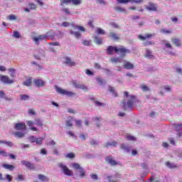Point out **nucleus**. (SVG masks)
<instances>
[{
  "label": "nucleus",
  "mask_w": 182,
  "mask_h": 182,
  "mask_svg": "<svg viewBox=\"0 0 182 182\" xmlns=\"http://www.w3.org/2000/svg\"><path fill=\"white\" fill-rule=\"evenodd\" d=\"M72 2V0H60V6L68 5V4Z\"/></svg>",
  "instance_id": "nucleus-41"
},
{
  "label": "nucleus",
  "mask_w": 182,
  "mask_h": 182,
  "mask_svg": "<svg viewBox=\"0 0 182 182\" xmlns=\"http://www.w3.org/2000/svg\"><path fill=\"white\" fill-rule=\"evenodd\" d=\"M144 46H150L154 45V43L151 41H145L143 43Z\"/></svg>",
  "instance_id": "nucleus-50"
},
{
  "label": "nucleus",
  "mask_w": 182,
  "mask_h": 182,
  "mask_svg": "<svg viewBox=\"0 0 182 182\" xmlns=\"http://www.w3.org/2000/svg\"><path fill=\"white\" fill-rule=\"evenodd\" d=\"M43 141V138L39 137L36 139V143L37 146H41L42 145Z\"/></svg>",
  "instance_id": "nucleus-39"
},
{
  "label": "nucleus",
  "mask_w": 182,
  "mask_h": 182,
  "mask_svg": "<svg viewBox=\"0 0 182 182\" xmlns=\"http://www.w3.org/2000/svg\"><path fill=\"white\" fill-rule=\"evenodd\" d=\"M71 28L74 30V31H80L81 32H86V29H85V27L80 26H77V25H75V23H71Z\"/></svg>",
  "instance_id": "nucleus-12"
},
{
  "label": "nucleus",
  "mask_w": 182,
  "mask_h": 182,
  "mask_svg": "<svg viewBox=\"0 0 182 182\" xmlns=\"http://www.w3.org/2000/svg\"><path fill=\"white\" fill-rule=\"evenodd\" d=\"M14 129L16 130H26V124L23 122H18L15 124Z\"/></svg>",
  "instance_id": "nucleus-10"
},
{
  "label": "nucleus",
  "mask_w": 182,
  "mask_h": 182,
  "mask_svg": "<svg viewBox=\"0 0 182 182\" xmlns=\"http://www.w3.org/2000/svg\"><path fill=\"white\" fill-rule=\"evenodd\" d=\"M46 38H48V36L46 35H40L38 37H35L33 41L37 45H39V41H43V39H46Z\"/></svg>",
  "instance_id": "nucleus-17"
},
{
  "label": "nucleus",
  "mask_w": 182,
  "mask_h": 182,
  "mask_svg": "<svg viewBox=\"0 0 182 182\" xmlns=\"http://www.w3.org/2000/svg\"><path fill=\"white\" fill-rule=\"evenodd\" d=\"M72 167H73L75 170H78L79 173H80V177L81 178H83V177L86 176V173H85V170L83 169V168L80 167V165H79V164L74 163L72 164Z\"/></svg>",
  "instance_id": "nucleus-6"
},
{
  "label": "nucleus",
  "mask_w": 182,
  "mask_h": 182,
  "mask_svg": "<svg viewBox=\"0 0 182 182\" xmlns=\"http://www.w3.org/2000/svg\"><path fill=\"white\" fill-rule=\"evenodd\" d=\"M97 82L101 85V86H105L106 85V80L102 77H97Z\"/></svg>",
  "instance_id": "nucleus-31"
},
{
  "label": "nucleus",
  "mask_w": 182,
  "mask_h": 182,
  "mask_svg": "<svg viewBox=\"0 0 182 182\" xmlns=\"http://www.w3.org/2000/svg\"><path fill=\"white\" fill-rule=\"evenodd\" d=\"M38 179H40L41 181H43V182H48L49 181V178H48L47 176L42 175V174H39L38 175Z\"/></svg>",
  "instance_id": "nucleus-25"
},
{
  "label": "nucleus",
  "mask_w": 182,
  "mask_h": 182,
  "mask_svg": "<svg viewBox=\"0 0 182 182\" xmlns=\"http://www.w3.org/2000/svg\"><path fill=\"white\" fill-rule=\"evenodd\" d=\"M13 36L14 38H21V33H19V32H18V31H14Z\"/></svg>",
  "instance_id": "nucleus-59"
},
{
  "label": "nucleus",
  "mask_w": 182,
  "mask_h": 182,
  "mask_svg": "<svg viewBox=\"0 0 182 182\" xmlns=\"http://www.w3.org/2000/svg\"><path fill=\"white\" fill-rule=\"evenodd\" d=\"M95 32L98 35H105L106 34V31H105V30H103L100 28H97Z\"/></svg>",
  "instance_id": "nucleus-35"
},
{
  "label": "nucleus",
  "mask_w": 182,
  "mask_h": 182,
  "mask_svg": "<svg viewBox=\"0 0 182 182\" xmlns=\"http://www.w3.org/2000/svg\"><path fill=\"white\" fill-rule=\"evenodd\" d=\"M109 61L112 63H122V59L120 58H112Z\"/></svg>",
  "instance_id": "nucleus-30"
},
{
  "label": "nucleus",
  "mask_w": 182,
  "mask_h": 182,
  "mask_svg": "<svg viewBox=\"0 0 182 182\" xmlns=\"http://www.w3.org/2000/svg\"><path fill=\"white\" fill-rule=\"evenodd\" d=\"M8 19H9V21H16V19H18V18L16 17V15L11 14L8 16Z\"/></svg>",
  "instance_id": "nucleus-47"
},
{
  "label": "nucleus",
  "mask_w": 182,
  "mask_h": 182,
  "mask_svg": "<svg viewBox=\"0 0 182 182\" xmlns=\"http://www.w3.org/2000/svg\"><path fill=\"white\" fill-rule=\"evenodd\" d=\"M110 146L112 147H116V146H117V142L116 141L105 142L103 145V147L108 149V147H110Z\"/></svg>",
  "instance_id": "nucleus-13"
},
{
  "label": "nucleus",
  "mask_w": 182,
  "mask_h": 182,
  "mask_svg": "<svg viewBox=\"0 0 182 182\" xmlns=\"http://www.w3.org/2000/svg\"><path fill=\"white\" fill-rule=\"evenodd\" d=\"M29 9H36V4H28Z\"/></svg>",
  "instance_id": "nucleus-63"
},
{
  "label": "nucleus",
  "mask_w": 182,
  "mask_h": 182,
  "mask_svg": "<svg viewBox=\"0 0 182 182\" xmlns=\"http://www.w3.org/2000/svg\"><path fill=\"white\" fill-rule=\"evenodd\" d=\"M106 163H108V164H110V166H116L117 164V162L112 158V156H108L105 159Z\"/></svg>",
  "instance_id": "nucleus-14"
},
{
  "label": "nucleus",
  "mask_w": 182,
  "mask_h": 182,
  "mask_svg": "<svg viewBox=\"0 0 182 182\" xmlns=\"http://www.w3.org/2000/svg\"><path fill=\"white\" fill-rule=\"evenodd\" d=\"M155 36L154 33H152V34L146 33L144 35V36L139 35V39H140V41H146V39H150V38H152V36Z\"/></svg>",
  "instance_id": "nucleus-18"
},
{
  "label": "nucleus",
  "mask_w": 182,
  "mask_h": 182,
  "mask_svg": "<svg viewBox=\"0 0 182 182\" xmlns=\"http://www.w3.org/2000/svg\"><path fill=\"white\" fill-rule=\"evenodd\" d=\"M0 80H1L3 83H6L7 85L14 83V80H9V77H8V75H0Z\"/></svg>",
  "instance_id": "nucleus-8"
},
{
  "label": "nucleus",
  "mask_w": 182,
  "mask_h": 182,
  "mask_svg": "<svg viewBox=\"0 0 182 182\" xmlns=\"http://www.w3.org/2000/svg\"><path fill=\"white\" fill-rule=\"evenodd\" d=\"M163 43H164L166 48H167L168 49H173V47L171 46V44H170L168 41H164Z\"/></svg>",
  "instance_id": "nucleus-42"
},
{
  "label": "nucleus",
  "mask_w": 182,
  "mask_h": 182,
  "mask_svg": "<svg viewBox=\"0 0 182 182\" xmlns=\"http://www.w3.org/2000/svg\"><path fill=\"white\" fill-rule=\"evenodd\" d=\"M144 0H130L131 4H141Z\"/></svg>",
  "instance_id": "nucleus-53"
},
{
  "label": "nucleus",
  "mask_w": 182,
  "mask_h": 182,
  "mask_svg": "<svg viewBox=\"0 0 182 182\" xmlns=\"http://www.w3.org/2000/svg\"><path fill=\"white\" fill-rule=\"evenodd\" d=\"M114 11H117V12H122V14H127V11L124 9L123 7L117 6L114 8Z\"/></svg>",
  "instance_id": "nucleus-24"
},
{
  "label": "nucleus",
  "mask_w": 182,
  "mask_h": 182,
  "mask_svg": "<svg viewBox=\"0 0 182 182\" xmlns=\"http://www.w3.org/2000/svg\"><path fill=\"white\" fill-rule=\"evenodd\" d=\"M20 99L21 100H29V96L26 95H21Z\"/></svg>",
  "instance_id": "nucleus-45"
},
{
  "label": "nucleus",
  "mask_w": 182,
  "mask_h": 182,
  "mask_svg": "<svg viewBox=\"0 0 182 182\" xmlns=\"http://www.w3.org/2000/svg\"><path fill=\"white\" fill-rule=\"evenodd\" d=\"M58 166L60 167V168H61L63 173H64L65 176H73V172L72 171V170L69 169L65 164H60Z\"/></svg>",
  "instance_id": "nucleus-3"
},
{
  "label": "nucleus",
  "mask_w": 182,
  "mask_h": 182,
  "mask_svg": "<svg viewBox=\"0 0 182 182\" xmlns=\"http://www.w3.org/2000/svg\"><path fill=\"white\" fill-rule=\"evenodd\" d=\"M120 149L124 150L125 153H130V151H132V147L124 144H121Z\"/></svg>",
  "instance_id": "nucleus-21"
},
{
  "label": "nucleus",
  "mask_w": 182,
  "mask_h": 182,
  "mask_svg": "<svg viewBox=\"0 0 182 182\" xmlns=\"http://www.w3.org/2000/svg\"><path fill=\"white\" fill-rule=\"evenodd\" d=\"M154 57V56L151 54V51L149 49H146V50L145 58H146L147 59H151Z\"/></svg>",
  "instance_id": "nucleus-29"
},
{
  "label": "nucleus",
  "mask_w": 182,
  "mask_h": 182,
  "mask_svg": "<svg viewBox=\"0 0 182 182\" xmlns=\"http://www.w3.org/2000/svg\"><path fill=\"white\" fill-rule=\"evenodd\" d=\"M4 168H6V170H9L10 171H14V169L15 168V166L13 165L9 164H3Z\"/></svg>",
  "instance_id": "nucleus-26"
},
{
  "label": "nucleus",
  "mask_w": 182,
  "mask_h": 182,
  "mask_svg": "<svg viewBox=\"0 0 182 182\" xmlns=\"http://www.w3.org/2000/svg\"><path fill=\"white\" fill-rule=\"evenodd\" d=\"M91 146H97L99 144V143L95 140V139H92L90 141Z\"/></svg>",
  "instance_id": "nucleus-60"
},
{
  "label": "nucleus",
  "mask_w": 182,
  "mask_h": 182,
  "mask_svg": "<svg viewBox=\"0 0 182 182\" xmlns=\"http://www.w3.org/2000/svg\"><path fill=\"white\" fill-rule=\"evenodd\" d=\"M21 164L25 166L28 170H35V165L28 161H21Z\"/></svg>",
  "instance_id": "nucleus-9"
},
{
  "label": "nucleus",
  "mask_w": 182,
  "mask_h": 182,
  "mask_svg": "<svg viewBox=\"0 0 182 182\" xmlns=\"http://www.w3.org/2000/svg\"><path fill=\"white\" fill-rule=\"evenodd\" d=\"M124 68L127 70H130L131 69H134V65L132 64V63L128 61L124 62Z\"/></svg>",
  "instance_id": "nucleus-15"
},
{
  "label": "nucleus",
  "mask_w": 182,
  "mask_h": 182,
  "mask_svg": "<svg viewBox=\"0 0 182 182\" xmlns=\"http://www.w3.org/2000/svg\"><path fill=\"white\" fill-rule=\"evenodd\" d=\"M27 126L31 127V126H33L35 124V121L29 120L26 122Z\"/></svg>",
  "instance_id": "nucleus-61"
},
{
  "label": "nucleus",
  "mask_w": 182,
  "mask_h": 182,
  "mask_svg": "<svg viewBox=\"0 0 182 182\" xmlns=\"http://www.w3.org/2000/svg\"><path fill=\"white\" fill-rule=\"evenodd\" d=\"M71 2L73 5H80L82 1L80 0H71Z\"/></svg>",
  "instance_id": "nucleus-55"
},
{
  "label": "nucleus",
  "mask_w": 182,
  "mask_h": 182,
  "mask_svg": "<svg viewBox=\"0 0 182 182\" xmlns=\"http://www.w3.org/2000/svg\"><path fill=\"white\" fill-rule=\"evenodd\" d=\"M94 42L97 45H102V43H103V40L102 39V38L95 36V37H94Z\"/></svg>",
  "instance_id": "nucleus-28"
},
{
  "label": "nucleus",
  "mask_w": 182,
  "mask_h": 182,
  "mask_svg": "<svg viewBox=\"0 0 182 182\" xmlns=\"http://www.w3.org/2000/svg\"><path fill=\"white\" fill-rule=\"evenodd\" d=\"M61 26H63L64 28H68V26H72V23L68 22V21H65L63 23H62Z\"/></svg>",
  "instance_id": "nucleus-48"
},
{
  "label": "nucleus",
  "mask_w": 182,
  "mask_h": 182,
  "mask_svg": "<svg viewBox=\"0 0 182 182\" xmlns=\"http://www.w3.org/2000/svg\"><path fill=\"white\" fill-rule=\"evenodd\" d=\"M164 89L165 92H166L168 93H170L172 92V88H171V86H170V85H165L164 87Z\"/></svg>",
  "instance_id": "nucleus-37"
},
{
  "label": "nucleus",
  "mask_w": 182,
  "mask_h": 182,
  "mask_svg": "<svg viewBox=\"0 0 182 182\" xmlns=\"http://www.w3.org/2000/svg\"><path fill=\"white\" fill-rule=\"evenodd\" d=\"M141 89L142 92L150 91V88H149V87H147L146 85H141Z\"/></svg>",
  "instance_id": "nucleus-40"
},
{
  "label": "nucleus",
  "mask_w": 182,
  "mask_h": 182,
  "mask_svg": "<svg viewBox=\"0 0 182 182\" xmlns=\"http://www.w3.org/2000/svg\"><path fill=\"white\" fill-rule=\"evenodd\" d=\"M75 124H77V126H78V127H82V120L80 119L76 120Z\"/></svg>",
  "instance_id": "nucleus-64"
},
{
  "label": "nucleus",
  "mask_w": 182,
  "mask_h": 182,
  "mask_svg": "<svg viewBox=\"0 0 182 182\" xmlns=\"http://www.w3.org/2000/svg\"><path fill=\"white\" fill-rule=\"evenodd\" d=\"M118 4H129V2H130V0H117Z\"/></svg>",
  "instance_id": "nucleus-57"
},
{
  "label": "nucleus",
  "mask_w": 182,
  "mask_h": 182,
  "mask_svg": "<svg viewBox=\"0 0 182 182\" xmlns=\"http://www.w3.org/2000/svg\"><path fill=\"white\" fill-rule=\"evenodd\" d=\"M161 33H165L166 35L168 33H171V31L166 30L164 28L161 29Z\"/></svg>",
  "instance_id": "nucleus-58"
},
{
  "label": "nucleus",
  "mask_w": 182,
  "mask_h": 182,
  "mask_svg": "<svg viewBox=\"0 0 182 182\" xmlns=\"http://www.w3.org/2000/svg\"><path fill=\"white\" fill-rule=\"evenodd\" d=\"M16 181H23L25 178H23V175H18V177L16 178Z\"/></svg>",
  "instance_id": "nucleus-54"
},
{
  "label": "nucleus",
  "mask_w": 182,
  "mask_h": 182,
  "mask_svg": "<svg viewBox=\"0 0 182 182\" xmlns=\"http://www.w3.org/2000/svg\"><path fill=\"white\" fill-rule=\"evenodd\" d=\"M158 6L153 2H149L147 6H145V9L149 12H156Z\"/></svg>",
  "instance_id": "nucleus-7"
},
{
  "label": "nucleus",
  "mask_w": 182,
  "mask_h": 182,
  "mask_svg": "<svg viewBox=\"0 0 182 182\" xmlns=\"http://www.w3.org/2000/svg\"><path fill=\"white\" fill-rule=\"evenodd\" d=\"M127 140H130L131 141H136V137L131 136V135H127Z\"/></svg>",
  "instance_id": "nucleus-52"
},
{
  "label": "nucleus",
  "mask_w": 182,
  "mask_h": 182,
  "mask_svg": "<svg viewBox=\"0 0 182 182\" xmlns=\"http://www.w3.org/2000/svg\"><path fill=\"white\" fill-rule=\"evenodd\" d=\"M115 53H118V55H120L122 58H124V56H126V53H130V50L123 47H117V48H115Z\"/></svg>",
  "instance_id": "nucleus-4"
},
{
  "label": "nucleus",
  "mask_w": 182,
  "mask_h": 182,
  "mask_svg": "<svg viewBox=\"0 0 182 182\" xmlns=\"http://www.w3.org/2000/svg\"><path fill=\"white\" fill-rule=\"evenodd\" d=\"M14 136H16V137H18V139H22V137L25 136V133L21 132H16L14 133Z\"/></svg>",
  "instance_id": "nucleus-32"
},
{
  "label": "nucleus",
  "mask_w": 182,
  "mask_h": 182,
  "mask_svg": "<svg viewBox=\"0 0 182 182\" xmlns=\"http://www.w3.org/2000/svg\"><path fill=\"white\" fill-rule=\"evenodd\" d=\"M20 146L23 149H29V147H31L30 144H20Z\"/></svg>",
  "instance_id": "nucleus-56"
},
{
  "label": "nucleus",
  "mask_w": 182,
  "mask_h": 182,
  "mask_svg": "<svg viewBox=\"0 0 182 182\" xmlns=\"http://www.w3.org/2000/svg\"><path fill=\"white\" fill-rule=\"evenodd\" d=\"M70 35L75 36V38H76V39H80L82 36V34L79 31H74L73 28H70Z\"/></svg>",
  "instance_id": "nucleus-16"
},
{
  "label": "nucleus",
  "mask_w": 182,
  "mask_h": 182,
  "mask_svg": "<svg viewBox=\"0 0 182 182\" xmlns=\"http://www.w3.org/2000/svg\"><path fill=\"white\" fill-rule=\"evenodd\" d=\"M135 102L136 96L133 95H129L127 102H126L125 100L122 101L124 109L127 110L128 109H132V107L134 106Z\"/></svg>",
  "instance_id": "nucleus-1"
},
{
  "label": "nucleus",
  "mask_w": 182,
  "mask_h": 182,
  "mask_svg": "<svg viewBox=\"0 0 182 182\" xmlns=\"http://www.w3.org/2000/svg\"><path fill=\"white\" fill-rule=\"evenodd\" d=\"M116 49H117V47H113L112 46H109L107 49V55H113V52H116Z\"/></svg>",
  "instance_id": "nucleus-22"
},
{
  "label": "nucleus",
  "mask_w": 182,
  "mask_h": 182,
  "mask_svg": "<svg viewBox=\"0 0 182 182\" xmlns=\"http://www.w3.org/2000/svg\"><path fill=\"white\" fill-rule=\"evenodd\" d=\"M173 127H175L176 130L180 131L182 129V124H173Z\"/></svg>",
  "instance_id": "nucleus-46"
},
{
  "label": "nucleus",
  "mask_w": 182,
  "mask_h": 182,
  "mask_svg": "<svg viewBox=\"0 0 182 182\" xmlns=\"http://www.w3.org/2000/svg\"><path fill=\"white\" fill-rule=\"evenodd\" d=\"M9 71L10 72V75L11 76V77H16V72H15V69L9 68Z\"/></svg>",
  "instance_id": "nucleus-36"
},
{
  "label": "nucleus",
  "mask_w": 182,
  "mask_h": 182,
  "mask_svg": "<svg viewBox=\"0 0 182 182\" xmlns=\"http://www.w3.org/2000/svg\"><path fill=\"white\" fill-rule=\"evenodd\" d=\"M71 83H72L73 86L74 87H75V89H81V90H85V92H87V90H88V88L86 87V85H85L80 82L73 80L71 82Z\"/></svg>",
  "instance_id": "nucleus-5"
},
{
  "label": "nucleus",
  "mask_w": 182,
  "mask_h": 182,
  "mask_svg": "<svg viewBox=\"0 0 182 182\" xmlns=\"http://www.w3.org/2000/svg\"><path fill=\"white\" fill-rule=\"evenodd\" d=\"M108 90L112 93L113 96H114V97H117V93H116V91H114V87H112V86H109L108 87Z\"/></svg>",
  "instance_id": "nucleus-34"
},
{
  "label": "nucleus",
  "mask_w": 182,
  "mask_h": 182,
  "mask_svg": "<svg viewBox=\"0 0 182 182\" xmlns=\"http://www.w3.org/2000/svg\"><path fill=\"white\" fill-rule=\"evenodd\" d=\"M166 167H168L169 168H176V167H177V166H176L175 164H171L168 161H167L166 163Z\"/></svg>",
  "instance_id": "nucleus-38"
},
{
  "label": "nucleus",
  "mask_w": 182,
  "mask_h": 182,
  "mask_svg": "<svg viewBox=\"0 0 182 182\" xmlns=\"http://www.w3.org/2000/svg\"><path fill=\"white\" fill-rule=\"evenodd\" d=\"M65 157H67L68 159H75V154L73 153H70L68 154Z\"/></svg>",
  "instance_id": "nucleus-62"
},
{
  "label": "nucleus",
  "mask_w": 182,
  "mask_h": 182,
  "mask_svg": "<svg viewBox=\"0 0 182 182\" xmlns=\"http://www.w3.org/2000/svg\"><path fill=\"white\" fill-rule=\"evenodd\" d=\"M0 144H6V146H8L9 147H12V146H14V143L12 141L3 140H0Z\"/></svg>",
  "instance_id": "nucleus-27"
},
{
  "label": "nucleus",
  "mask_w": 182,
  "mask_h": 182,
  "mask_svg": "<svg viewBox=\"0 0 182 182\" xmlns=\"http://www.w3.org/2000/svg\"><path fill=\"white\" fill-rule=\"evenodd\" d=\"M109 36L113 39L114 41H119V36H117V34H116L114 32L109 33Z\"/></svg>",
  "instance_id": "nucleus-33"
},
{
  "label": "nucleus",
  "mask_w": 182,
  "mask_h": 182,
  "mask_svg": "<svg viewBox=\"0 0 182 182\" xmlns=\"http://www.w3.org/2000/svg\"><path fill=\"white\" fill-rule=\"evenodd\" d=\"M34 124H36V126H38V127H43V121L41 118H36L34 119Z\"/></svg>",
  "instance_id": "nucleus-20"
},
{
  "label": "nucleus",
  "mask_w": 182,
  "mask_h": 182,
  "mask_svg": "<svg viewBox=\"0 0 182 182\" xmlns=\"http://www.w3.org/2000/svg\"><path fill=\"white\" fill-rule=\"evenodd\" d=\"M106 177L108 179L109 182H116V179L114 178H112V176L106 174Z\"/></svg>",
  "instance_id": "nucleus-49"
},
{
  "label": "nucleus",
  "mask_w": 182,
  "mask_h": 182,
  "mask_svg": "<svg viewBox=\"0 0 182 182\" xmlns=\"http://www.w3.org/2000/svg\"><path fill=\"white\" fill-rule=\"evenodd\" d=\"M172 43L175 46H177L178 48L181 46V41H180V39L178 38H171Z\"/></svg>",
  "instance_id": "nucleus-23"
},
{
  "label": "nucleus",
  "mask_w": 182,
  "mask_h": 182,
  "mask_svg": "<svg viewBox=\"0 0 182 182\" xmlns=\"http://www.w3.org/2000/svg\"><path fill=\"white\" fill-rule=\"evenodd\" d=\"M32 85V80L28 79L23 82L24 86H31Z\"/></svg>",
  "instance_id": "nucleus-43"
},
{
  "label": "nucleus",
  "mask_w": 182,
  "mask_h": 182,
  "mask_svg": "<svg viewBox=\"0 0 182 182\" xmlns=\"http://www.w3.org/2000/svg\"><path fill=\"white\" fill-rule=\"evenodd\" d=\"M36 136H30L28 139L31 141V143H36Z\"/></svg>",
  "instance_id": "nucleus-51"
},
{
  "label": "nucleus",
  "mask_w": 182,
  "mask_h": 182,
  "mask_svg": "<svg viewBox=\"0 0 182 182\" xmlns=\"http://www.w3.org/2000/svg\"><path fill=\"white\" fill-rule=\"evenodd\" d=\"M33 82L37 87H43V86H46V82H45V81L39 79L34 80Z\"/></svg>",
  "instance_id": "nucleus-11"
},
{
  "label": "nucleus",
  "mask_w": 182,
  "mask_h": 182,
  "mask_svg": "<svg viewBox=\"0 0 182 182\" xmlns=\"http://www.w3.org/2000/svg\"><path fill=\"white\" fill-rule=\"evenodd\" d=\"M64 63H65V65H68V66H75V65H76V63L74 61H72V59L69 57H66L65 58Z\"/></svg>",
  "instance_id": "nucleus-19"
},
{
  "label": "nucleus",
  "mask_w": 182,
  "mask_h": 182,
  "mask_svg": "<svg viewBox=\"0 0 182 182\" xmlns=\"http://www.w3.org/2000/svg\"><path fill=\"white\" fill-rule=\"evenodd\" d=\"M55 89L57 92V93H59L60 95H63V96H69L70 97H72V96H75V93L72 92H69L66 90H63L58 86L55 87Z\"/></svg>",
  "instance_id": "nucleus-2"
},
{
  "label": "nucleus",
  "mask_w": 182,
  "mask_h": 182,
  "mask_svg": "<svg viewBox=\"0 0 182 182\" xmlns=\"http://www.w3.org/2000/svg\"><path fill=\"white\" fill-rule=\"evenodd\" d=\"M0 97H1V99H6V100H9V98L6 96V94L4 92V91H0Z\"/></svg>",
  "instance_id": "nucleus-44"
}]
</instances>
